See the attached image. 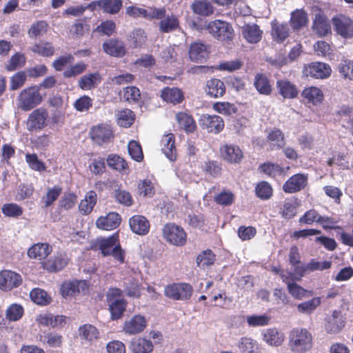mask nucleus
Segmentation results:
<instances>
[{"mask_svg":"<svg viewBox=\"0 0 353 353\" xmlns=\"http://www.w3.org/2000/svg\"><path fill=\"white\" fill-rule=\"evenodd\" d=\"M91 248L100 251L103 256H111L120 263L124 261V252L120 245L117 232L108 238H97L92 243Z\"/></svg>","mask_w":353,"mask_h":353,"instance_id":"f257e3e1","label":"nucleus"},{"mask_svg":"<svg viewBox=\"0 0 353 353\" xmlns=\"http://www.w3.org/2000/svg\"><path fill=\"white\" fill-rule=\"evenodd\" d=\"M288 346L294 353H305L312 347V335L303 327H294L288 335Z\"/></svg>","mask_w":353,"mask_h":353,"instance_id":"f03ea898","label":"nucleus"},{"mask_svg":"<svg viewBox=\"0 0 353 353\" xmlns=\"http://www.w3.org/2000/svg\"><path fill=\"white\" fill-rule=\"evenodd\" d=\"M192 30L201 33H209L215 39L223 41L232 40L234 32L230 23H190Z\"/></svg>","mask_w":353,"mask_h":353,"instance_id":"7ed1b4c3","label":"nucleus"},{"mask_svg":"<svg viewBox=\"0 0 353 353\" xmlns=\"http://www.w3.org/2000/svg\"><path fill=\"white\" fill-rule=\"evenodd\" d=\"M43 101V97L39 92V87L37 85L26 88L21 91L17 98V108L28 112L37 105Z\"/></svg>","mask_w":353,"mask_h":353,"instance_id":"20e7f679","label":"nucleus"},{"mask_svg":"<svg viewBox=\"0 0 353 353\" xmlns=\"http://www.w3.org/2000/svg\"><path fill=\"white\" fill-rule=\"evenodd\" d=\"M125 12L128 15L134 18L143 17L148 20H162L166 16L165 8L148 7L145 9L131 6L126 8Z\"/></svg>","mask_w":353,"mask_h":353,"instance_id":"39448f33","label":"nucleus"},{"mask_svg":"<svg viewBox=\"0 0 353 353\" xmlns=\"http://www.w3.org/2000/svg\"><path fill=\"white\" fill-rule=\"evenodd\" d=\"M193 289L190 284L181 283H173L165 288V295L175 301H186L192 294Z\"/></svg>","mask_w":353,"mask_h":353,"instance_id":"423d86ee","label":"nucleus"},{"mask_svg":"<svg viewBox=\"0 0 353 353\" xmlns=\"http://www.w3.org/2000/svg\"><path fill=\"white\" fill-rule=\"evenodd\" d=\"M163 235L168 242L174 245L181 246L186 242V233L184 230L173 223L164 225Z\"/></svg>","mask_w":353,"mask_h":353,"instance_id":"0eeeda50","label":"nucleus"},{"mask_svg":"<svg viewBox=\"0 0 353 353\" xmlns=\"http://www.w3.org/2000/svg\"><path fill=\"white\" fill-rule=\"evenodd\" d=\"M48 119V110L43 108H37L29 114L26 122L27 129L29 131L42 130L47 125Z\"/></svg>","mask_w":353,"mask_h":353,"instance_id":"6e6552de","label":"nucleus"},{"mask_svg":"<svg viewBox=\"0 0 353 353\" xmlns=\"http://www.w3.org/2000/svg\"><path fill=\"white\" fill-rule=\"evenodd\" d=\"M199 125L208 132L218 134L224 127V122L218 115L202 114L199 119Z\"/></svg>","mask_w":353,"mask_h":353,"instance_id":"1a4fd4ad","label":"nucleus"},{"mask_svg":"<svg viewBox=\"0 0 353 353\" xmlns=\"http://www.w3.org/2000/svg\"><path fill=\"white\" fill-rule=\"evenodd\" d=\"M22 282L21 275L15 272L5 270L0 272V289L9 291L19 287Z\"/></svg>","mask_w":353,"mask_h":353,"instance_id":"9d476101","label":"nucleus"},{"mask_svg":"<svg viewBox=\"0 0 353 353\" xmlns=\"http://www.w3.org/2000/svg\"><path fill=\"white\" fill-rule=\"evenodd\" d=\"M68 263L65 253L58 252L53 256L42 262V267L49 272H57L63 269Z\"/></svg>","mask_w":353,"mask_h":353,"instance_id":"9b49d317","label":"nucleus"},{"mask_svg":"<svg viewBox=\"0 0 353 353\" xmlns=\"http://www.w3.org/2000/svg\"><path fill=\"white\" fill-rule=\"evenodd\" d=\"M345 325V321L341 312L334 310L325 319V329L327 333L334 334L339 333Z\"/></svg>","mask_w":353,"mask_h":353,"instance_id":"f8f14e48","label":"nucleus"},{"mask_svg":"<svg viewBox=\"0 0 353 353\" xmlns=\"http://www.w3.org/2000/svg\"><path fill=\"white\" fill-rule=\"evenodd\" d=\"M88 288L85 281H69L64 282L60 288L61 293L64 298L75 296L84 292Z\"/></svg>","mask_w":353,"mask_h":353,"instance_id":"ddd939ff","label":"nucleus"},{"mask_svg":"<svg viewBox=\"0 0 353 353\" xmlns=\"http://www.w3.org/2000/svg\"><path fill=\"white\" fill-rule=\"evenodd\" d=\"M307 183V175L296 174L284 183L283 190L286 193L296 192L303 190L306 186Z\"/></svg>","mask_w":353,"mask_h":353,"instance_id":"4468645a","label":"nucleus"},{"mask_svg":"<svg viewBox=\"0 0 353 353\" xmlns=\"http://www.w3.org/2000/svg\"><path fill=\"white\" fill-rule=\"evenodd\" d=\"M147 325L145 318L140 314L134 315L124 323L123 330L129 334H137L142 332Z\"/></svg>","mask_w":353,"mask_h":353,"instance_id":"2eb2a0df","label":"nucleus"},{"mask_svg":"<svg viewBox=\"0 0 353 353\" xmlns=\"http://www.w3.org/2000/svg\"><path fill=\"white\" fill-rule=\"evenodd\" d=\"M222 158L227 162L237 163L243 158V152L240 148L232 144H225L220 148Z\"/></svg>","mask_w":353,"mask_h":353,"instance_id":"dca6fc26","label":"nucleus"},{"mask_svg":"<svg viewBox=\"0 0 353 353\" xmlns=\"http://www.w3.org/2000/svg\"><path fill=\"white\" fill-rule=\"evenodd\" d=\"M121 216L117 212H110L105 216H100L96 221L98 228L112 230L118 228L121 223Z\"/></svg>","mask_w":353,"mask_h":353,"instance_id":"f3484780","label":"nucleus"},{"mask_svg":"<svg viewBox=\"0 0 353 353\" xmlns=\"http://www.w3.org/2000/svg\"><path fill=\"white\" fill-rule=\"evenodd\" d=\"M103 51L112 57H122L125 53L124 43L119 39H110L103 43Z\"/></svg>","mask_w":353,"mask_h":353,"instance_id":"a211bd4d","label":"nucleus"},{"mask_svg":"<svg viewBox=\"0 0 353 353\" xmlns=\"http://www.w3.org/2000/svg\"><path fill=\"white\" fill-rule=\"evenodd\" d=\"M307 74L316 79H325L330 76L332 69L327 63L314 62L306 69Z\"/></svg>","mask_w":353,"mask_h":353,"instance_id":"6ab92c4d","label":"nucleus"},{"mask_svg":"<svg viewBox=\"0 0 353 353\" xmlns=\"http://www.w3.org/2000/svg\"><path fill=\"white\" fill-rule=\"evenodd\" d=\"M101 8L105 12L114 14L118 13L122 8L121 0H99L93 1L89 4L88 8L93 10L95 6Z\"/></svg>","mask_w":353,"mask_h":353,"instance_id":"aec40b11","label":"nucleus"},{"mask_svg":"<svg viewBox=\"0 0 353 353\" xmlns=\"http://www.w3.org/2000/svg\"><path fill=\"white\" fill-rule=\"evenodd\" d=\"M52 251V248L46 243H37L32 245L28 250L29 258L36 260L45 259Z\"/></svg>","mask_w":353,"mask_h":353,"instance_id":"412c9836","label":"nucleus"},{"mask_svg":"<svg viewBox=\"0 0 353 353\" xmlns=\"http://www.w3.org/2000/svg\"><path fill=\"white\" fill-rule=\"evenodd\" d=\"M129 225L131 230L139 235H145L150 230L148 220L141 215H134L129 219Z\"/></svg>","mask_w":353,"mask_h":353,"instance_id":"4be33fe9","label":"nucleus"},{"mask_svg":"<svg viewBox=\"0 0 353 353\" xmlns=\"http://www.w3.org/2000/svg\"><path fill=\"white\" fill-rule=\"evenodd\" d=\"M208 47L203 43L195 42L191 44L189 50L190 59L196 62L203 63L208 57Z\"/></svg>","mask_w":353,"mask_h":353,"instance_id":"5701e85b","label":"nucleus"},{"mask_svg":"<svg viewBox=\"0 0 353 353\" xmlns=\"http://www.w3.org/2000/svg\"><path fill=\"white\" fill-rule=\"evenodd\" d=\"M205 92L210 97L219 98L225 92V86L221 80L211 79L206 82Z\"/></svg>","mask_w":353,"mask_h":353,"instance_id":"b1692460","label":"nucleus"},{"mask_svg":"<svg viewBox=\"0 0 353 353\" xmlns=\"http://www.w3.org/2000/svg\"><path fill=\"white\" fill-rule=\"evenodd\" d=\"M161 150L166 157L173 161L176 158L174 136L172 133L165 134L161 139Z\"/></svg>","mask_w":353,"mask_h":353,"instance_id":"393cba45","label":"nucleus"},{"mask_svg":"<svg viewBox=\"0 0 353 353\" xmlns=\"http://www.w3.org/2000/svg\"><path fill=\"white\" fill-rule=\"evenodd\" d=\"M91 138L99 144L108 141L112 137V131L108 125H99L92 128Z\"/></svg>","mask_w":353,"mask_h":353,"instance_id":"a878e982","label":"nucleus"},{"mask_svg":"<svg viewBox=\"0 0 353 353\" xmlns=\"http://www.w3.org/2000/svg\"><path fill=\"white\" fill-rule=\"evenodd\" d=\"M276 87L279 94L285 99H294L298 95L299 92L296 87L288 80H278Z\"/></svg>","mask_w":353,"mask_h":353,"instance_id":"bb28decb","label":"nucleus"},{"mask_svg":"<svg viewBox=\"0 0 353 353\" xmlns=\"http://www.w3.org/2000/svg\"><path fill=\"white\" fill-rule=\"evenodd\" d=\"M242 33L243 37L251 43H258L262 35V31L256 23H246L243 27Z\"/></svg>","mask_w":353,"mask_h":353,"instance_id":"cd10ccee","label":"nucleus"},{"mask_svg":"<svg viewBox=\"0 0 353 353\" xmlns=\"http://www.w3.org/2000/svg\"><path fill=\"white\" fill-rule=\"evenodd\" d=\"M283 333L279 332L276 328H269L263 330V339L271 346H279L284 341Z\"/></svg>","mask_w":353,"mask_h":353,"instance_id":"c85d7f7f","label":"nucleus"},{"mask_svg":"<svg viewBox=\"0 0 353 353\" xmlns=\"http://www.w3.org/2000/svg\"><path fill=\"white\" fill-rule=\"evenodd\" d=\"M281 276L283 278L284 282L288 284V289L289 293L296 299L301 300L303 299L309 298L312 296L313 292L312 291L307 290L296 284V283L287 282L284 279V274L281 272Z\"/></svg>","mask_w":353,"mask_h":353,"instance_id":"c756f323","label":"nucleus"},{"mask_svg":"<svg viewBox=\"0 0 353 353\" xmlns=\"http://www.w3.org/2000/svg\"><path fill=\"white\" fill-rule=\"evenodd\" d=\"M153 348L152 343L144 338L133 339L130 345V349L133 353H150Z\"/></svg>","mask_w":353,"mask_h":353,"instance_id":"7c9ffc66","label":"nucleus"},{"mask_svg":"<svg viewBox=\"0 0 353 353\" xmlns=\"http://www.w3.org/2000/svg\"><path fill=\"white\" fill-rule=\"evenodd\" d=\"M108 165L125 174L129 173V168L126 161L117 154H110L106 159Z\"/></svg>","mask_w":353,"mask_h":353,"instance_id":"2f4dec72","label":"nucleus"},{"mask_svg":"<svg viewBox=\"0 0 353 353\" xmlns=\"http://www.w3.org/2000/svg\"><path fill=\"white\" fill-rule=\"evenodd\" d=\"M161 97L163 101L173 104L180 103L184 98L183 92L180 89L169 87L162 90Z\"/></svg>","mask_w":353,"mask_h":353,"instance_id":"473e14b6","label":"nucleus"},{"mask_svg":"<svg viewBox=\"0 0 353 353\" xmlns=\"http://www.w3.org/2000/svg\"><path fill=\"white\" fill-rule=\"evenodd\" d=\"M254 85L261 94L269 95L272 92V86L265 74L258 73L254 77Z\"/></svg>","mask_w":353,"mask_h":353,"instance_id":"72a5a7b5","label":"nucleus"},{"mask_svg":"<svg viewBox=\"0 0 353 353\" xmlns=\"http://www.w3.org/2000/svg\"><path fill=\"white\" fill-rule=\"evenodd\" d=\"M289 32L290 28L288 23L272 24V35L276 42H283L289 36Z\"/></svg>","mask_w":353,"mask_h":353,"instance_id":"f704fd0d","label":"nucleus"},{"mask_svg":"<svg viewBox=\"0 0 353 353\" xmlns=\"http://www.w3.org/2000/svg\"><path fill=\"white\" fill-rule=\"evenodd\" d=\"M101 82L100 74L97 72L90 73L81 77L79 85L84 90H90Z\"/></svg>","mask_w":353,"mask_h":353,"instance_id":"c9c22d12","label":"nucleus"},{"mask_svg":"<svg viewBox=\"0 0 353 353\" xmlns=\"http://www.w3.org/2000/svg\"><path fill=\"white\" fill-rule=\"evenodd\" d=\"M112 319H119L125 310L127 302L125 299L110 300L108 301Z\"/></svg>","mask_w":353,"mask_h":353,"instance_id":"e433bc0d","label":"nucleus"},{"mask_svg":"<svg viewBox=\"0 0 353 353\" xmlns=\"http://www.w3.org/2000/svg\"><path fill=\"white\" fill-rule=\"evenodd\" d=\"M97 203V194L94 191L88 192L79 205L80 212L85 214H89L92 212L94 205Z\"/></svg>","mask_w":353,"mask_h":353,"instance_id":"4c0bfd02","label":"nucleus"},{"mask_svg":"<svg viewBox=\"0 0 353 353\" xmlns=\"http://www.w3.org/2000/svg\"><path fill=\"white\" fill-rule=\"evenodd\" d=\"M176 119L179 126L188 132H192L196 129V123L193 118L184 112H179L176 115Z\"/></svg>","mask_w":353,"mask_h":353,"instance_id":"58836bf2","label":"nucleus"},{"mask_svg":"<svg viewBox=\"0 0 353 353\" xmlns=\"http://www.w3.org/2000/svg\"><path fill=\"white\" fill-rule=\"evenodd\" d=\"M321 303L320 297H314L310 300L298 304L297 310L302 314H310L321 305Z\"/></svg>","mask_w":353,"mask_h":353,"instance_id":"ea45409f","label":"nucleus"},{"mask_svg":"<svg viewBox=\"0 0 353 353\" xmlns=\"http://www.w3.org/2000/svg\"><path fill=\"white\" fill-rule=\"evenodd\" d=\"M134 114L130 109L118 111L117 114V123L124 128L130 127L134 121Z\"/></svg>","mask_w":353,"mask_h":353,"instance_id":"a19ab883","label":"nucleus"},{"mask_svg":"<svg viewBox=\"0 0 353 353\" xmlns=\"http://www.w3.org/2000/svg\"><path fill=\"white\" fill-rule=\"evenodd\" d=\"M79 336L81 339L92 341L99 337V331L90 324H85L79 328Z\"/></svg>","mask_w":353,"mask_h":353,"instance_id":"79ce46f5","label":"nucleus"},{"mask_svg":"<svg viewBox=\"0 0 353 353\" xmlns=\"http://www.w3.org/2000/svg\"><path fill=\"white\" fill-rule=\"evenodd\" d=\"M302 95L304 98L307 99L310 102H312L313 104L321 103L323 99L322 92L320 89L316 87L305 88L303 91Z\"/></svg>","mask_w":353,"mask_h":353,"instance_id":"37998d69","label":"nucleus"},{"mask_svg":"<svg viewBox=\"0 0 353 353\" xmlns=\"http://www.w3.org/2000/svg\"><path fill=\"white\" fill-rule=\"evenodd\" d=\"M194 12L202 15L209 16L214 12V8L210 2L206 1H198L192 3Z\"/></svg>","mask_w":353,"mask_h":353,"instance_id":"c03bdc74","label":"nucleus"},{"mask_svg":"<svg viewBox=\"0 0 353 353\" xmlns=\"http://www.w3.org/2000/svg\"><path fill=\"white\" fill-rule=\"evenodd\" d=\"M124 292L132 298H139L141 295L140 285L137 280L131 278L124 282Z\"/></svg>","mask_w":353,"mask_h":353,"instance_id":"a18cd8bd","label":"nucleus"},{"mask_svg":"<svg viewBox=\"0 0 353 353\" xmlns=\"http://www.w3.org/2000/svg\"><path fill=\"white\" fill-rule=\"evenodd\" d=\"M62 192V188L59 185H54L49 188L46 195L42 198L44 203V208H48L58 199Z\"/></svg>","mask_w":353,"mask_h":353,"instance_id":"49530a36","label":"nucleus"},{"mask_svg":"<svg viewBox=\"0 0 353 353\" xmlns=\"http://www.w3.org/2000/svg\"><path fill=\"white\" fill-rule=\"evenodd\" d=\"M338 70L340 74L349 80H353V61L343 59L338 64Z\"/></svg>","mask_w":353,"mask_h":353,"instance_id":"de8ad7c7","label":"nucleus"},{"mask_svg":"<svg viewBox=\"0 0 353 353\" xmlns=\"http://www.w3.org/2000/svg\"><path fill=\"white\" fill-rule=\"evenodd\" d=\"M30 296L33 302L38 305H45L50 301V297L47 292L39 288L33 289L30 292Z\"/></svg>","mask_w":353,"mask_h":353,"instance_id":"09e8293b","label":"nucleus"},{"mask_svg":"<svg viewBox=\"0 0 353 353\" xmlns=\"http://www.w3.org/2000/svg\"><path fill=\"white\" fill-rule=\"evenodd\" d=\"M291 265L292 268V271L288 273V276H284L285 279H288V278H290L292 280L299 281L306 272H309V269L307 268V264H302L301 262H299L296 265Z\"/></svg>","mask_w":353,"mask_h":353,"instance_id":"8fccbe9b","label":"nucleus"},{"mask_svg":"<svg viewBox=\"0 0 353 353\" xmlns=\"http://www.w3.org/2000/svg\"><path fill=\"white\" fill-rule=\"evenodd\" d=\"M255 192L256 196L260 199L267 200L272 195V188L268 182L261 181L256 185Z\"/></svg>","mask_w":353,"mask_h":353,"instance_id":"3c124183","label":"nucleus"},{"mask_svg":"<svg viewBox=\"0 0 353 353\" xmlns=\"http://www.w3.org/2000/svg\"><path fill=\"white\" fill-rule=\"evenodd\" d=\"M26 161L29 167L33 170L43 172L46 169L43 162L38 159L36 154L27 153L26 154Z\"/></svg>","mask_w":353,"mask_h":353,"instance_id":"603ef678","label":"nucleus"},{"mask_svg":"<svg viewBox=\"0 0 353 353\" xmlns=\"http://www.w3.org/2000/svg\"><path fill=\"white\" fill-rule=\"evenodd\" d=\"M246 321L250 327H259L268 325L270 321V317L266 314L248 316Z\"/></svg>","mask_w":353,"mask_h":353,"instance_id":"864d4df0","label":"nucleus"},{"mask_svg":"<svg viewBox=\"0 0 353 353\" xmlns=\"http://www.w3.org/2000/svg\"><path fill=\"white\" fill-rule=\"evenodd\" d=\"M239 347L242 353H254L258 349V345L252 339L243 337L239 343Z\"/></svg>","mask_w":353,"mask_h":353,"instance_id":"5fc2aeb1","label":"nucleus"},{"mask_svg":"<svg viewBox=\"0 0 353 353\" xmlns=\"http://www.w3.org/2000/svg\"><path fill=\"white\" fill-rule=\"evenodd\" d=\"M215 256L211 250H208L201 253L196 259V263L200 268H205L213 264Z\"/></svg>","mask_w":353,"mask_h":353,"instance_id":"6e6d98bb","label":"nucleus"},{"mask_svg":"<svg viewBox=\"0 0 353 353\" xmlns=\"http://www.w3.org/2000/svg\"><path fill=\"white\" fill-rule=\"evenodd\" d=\"M259 170L265 174L272 177L281 175L283 172V168L279 165L270 162L262 164L259 167Z\"/></svg>","mask_w":353,"mask_h":353,"instance_id":"4d7b16f0","label":"nucleus"},{"mask_svg":"<svg viewBox=\"0 0 353 353\" xmlns=\"http://www.w3.org/2000/svg\"><path fill=\"white\" fill-rule=\"evenodd\" d=\"M31 50L34 53H37L42 57H51L54 52L53 46L49 43L35 44L32 47Z\"/></svg>","mask_w":353,"mask_h":353,"instance_id":"13d9d810","label":"nucleus"},{"mask_svg":"<svg viewBox=\"0 0 353 353\" xmlns=\"http://www.w3.org/2000/svg\"><path fill=\"white\" fill-rule=\"evenodd\" d=\"M114 197L117 202L125 206H131L133 203V199L130 193L125 190H115Z\"/></svg>","mask_w":353,"mask_h":353,"instance_id":"bf43d9fd","label":"nucleus"},{"mask_svg":"<svg viewBox=\"0 0 353 353\" xmlns=\"http://www.w3.org/2000/svg\"><path fill=\"white\" fill-rule=\"evenodd\" d=\"M128 153L136 161H141L143 158L142 149L140 144L136 141H130L128 145Z\"/></svg>","mask_w":353,"mask_h":353,"instance_id":"052dcab7","label":"nucleus"},{"mask_svg":"<svg viewBox=\"0 0 353 353\" xmlns=\"http://www.w3.org/2000/svg\"><path fill=\"white\" fill-rule=\"evenodd\" d=\"M123 97L130 103L137 102L141 97V92L137 87L128 86L123 90Z\"/></svg>","mask_w":353,"mask_h":353,"instance_id":"680f3d73","label":"nucleus"},{"mask_svg":"<svg viewBox=\"0 0 353 353\" xmlns=\"http://www.w3.org/2000/svg\"><path fill=\"white\" fill-rule=\"evenodd\" d=\"M26 62V58L23 54L16 53L12 56L8 63L6 65L7 70L13 71L18 68L22 67Z\"/></svg>","mask_w":353,"mask_h":353,"instance_id":"e2e57ef3","label":"nucleus"},{"mask_svg":"<svg viewBox=\"0 0 353 353\" xmlns=\"http://www.w3.org/2000/svg\"><path fill=\"white\" fill-rule=\"evenodd\" d=\"M23 314V309L18 304L11 305L6 310V318L12 321L20 319Z\"/></svg>","mask_w":353,"mask_h":353,"instance_id":"0e129e2a","label":"nucleus"},{"mask_svg":"<svg viewBox=\"0 0 353 353\" xmlns=\"http://www.w3.org/2000/svg\"><path fill=\"white\" fill-rule=\"evenodd\" d=\"M130 42L134 48L141 46L146 40V35L141 29L134 30L130 36Z\"/></svg>","mask_w":353,"mask_h":353,"instance_id":"69168bd1","label":"nucleus"},{"mask_svg":"<svg viewBox=\"0 0 353 353\" xmlns=\"http://www.w3.org/2000/svg\"><path fill=\"white\" fill-rule=\"evenodd\" d=\"M268 140L274 148H282L285 144L283 134L279 130L271 132L268 135Z\"/></svg>","mask_w":353,"mask_h":353,"instance_id":"338daca9","label":"nucleus"},{"mask_svg":"<svg viewBox=\"0 0 353 353\" xmlns=\"http://www.w3.org/2000/svg\"><path fill=\"white\" fill-rule=\"evenodd\" d=\"M2 212L6 216L17 217L23 214L22 208L16 203L4 204Z\"/></svg>","mask_w":353,"mask_h":353,"instance_id":"774afa93","label":"nucleus"}]
</instances>
